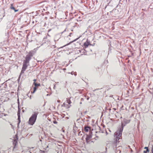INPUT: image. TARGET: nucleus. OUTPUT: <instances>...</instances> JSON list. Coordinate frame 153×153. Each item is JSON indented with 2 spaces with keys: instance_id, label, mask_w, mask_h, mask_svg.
I'll use <instances>...</instances> for the list:
<instances>
[{
  "instance_id": "nucleus-8",
  "label": "nucleus",
  "mask_w": 153,
  "mask_h": 153,
  "mask_svg": "<svg viewBox=\"0 0 153 153\" xmlns=\"http://www.w3.org/2000/svg\"><path fill=\"white\" fill-rule=\"evenodd\" d=\"M90 130V127L88 126H86L84 127V131L86 132H88Z\"/></svg>"
},
{
  "instance_id": "nucleus-5",
  "label": "nucleus",
  "mask_w": 153,
  "mask_h": 153,
  "mask_svg": "<svg viewBox=\"0 0 153 153\" xmlns=\"http://www.w3.org/2000/svg\"><path fill=\"white\" fill-rule=\"evenodd\" d=\"M33 84L35 85V86L33 88V92L31 91L32 93H34L37 90V88L36 87L39 86L40 85V84L39 83L37 84L35 82H34Z\"/></svg>"
},
{
  "instance_id": "nucleus-9",
  "label": "nucleus",
  "mask_w": 153,
  "mask_h": 153,
  "mask_svg": "<svg viewBox=\"0 0 153 153\" xmlns=\"http://www.w3.org/2000/svg\"><path fill=\"white\" fill-rule=\"evenodd\" d=\"M17 143H18L17 142V140L16 139H15L13 140V149L15 148L16 147V145H17Z\"/></svg>"
},
{
  "instance_id": "nucleus-17",
  "label": "nucleus",
  "mask_w": 153,
  "mask_h": 153,
  "mask_svg": "<svg viewBox=\"0 0 153 153\" xmlns=\"http://www.w3.org/2000/svg\"><path fill=\"white\" fill-rule=\"evenodd\" d=\"M36 79H34L33 80V81H34V82H35L36 81Z\"/></svg>"
},
{
  "instance_id": "nucleus-1",
  "label": "nucleus",
  "mask_w": 153,
  "mask_h": 153,
  "mask_svg": "<svg viewBox=\"0 0 153 153\" xmlns=\"http://www.w3.org/2000/svg\"><path fill=\"white\" fill-rule=\"evenodd\" d=\"M33 56L32 53L30 52H29L26 55L25 58V59L23 62L22 67L21 73V74L24 73L28 66L29 65V62Z\"/></svg>"
},
{
  "instance_id": "nucleus-11",
  "label": "nucleus",
  "mask_w": 153,
  "mask_h": 153,
  "mask_svg": "<svg viewBox=\"0 0 153 153\" xmlns=\"http://www.w3.org/2000/svg\"><path fill=\"white\" fill-rule=\"evenodd\" d=\"M90 43L87 41L85 42L84 44V46H85V48H86L88 47Z\"/></svg>"
},
{
  "instance_id": "nucleus-4",
  "label": "nucleus",
  "mask_w": 153,
  "mask_h": 153,
  "mask_svg": "<svg viewBox=\"0 0 153 153\" xmlns=\"http://www.w3.org/2000/svg\"><path fill=\"white\" fill-rule=\"evenodd\" d=\"M129 122H130V120H127L126 119H123V121L122 123V128H120L123 129V127L126 124L129 123Z\"/></svg>"
},
{
  "instance_id": "nucleus-12",
  "label": "nucleus",
  "mask_w": 153,
  "mask_h": 153,
  "mask_svg": "<svg viewBox=\"0 0 153 153\" xmlns=\"http://www.w3.org/2000/svg\"><path fill=\"white\" fill-rule=\"evenodd\" d=\"M66 102V103H68V104H65L67 105L69 104H70L71 103L70 100L69 99H67Z\"/></svg>"
},
{
  "instance_id": "nucleus-15",
  "label": "nucleus",
  "mask_w": 153,
  "mask_h": 153,
  "mask_svg": "<svg viewBox=\"0 0 153 153\" xmlns=\"http://www.w3.org/2000/svg\"><path fill=\"white\" fill-rule=\"evenodd\" d=\"M144 149H146V150H147V149H148V147H145Z\"/></svg>"
},
{
  "instance_id": "nucleus-18",
  "label": "nucleus",
  "mask_w": 153,
  "mask_h": 153,
  "mask_svg": "<svg viewBox=\"0 0 153 153\" xmlns=\"http://www.w3.org/2000/svg\"><path fill=\"white\" fill-rule=\"evenodd\" d=\"M60 100H57V102H60Z\"/></svg>"
},
{
  "instance_id": "nucleus-6",
  "label": "nucleus",
  "mask_w": 153,
  "mask_h": 153,
  "mask_svg": "<svg viewBox=\"0 0 153 153\" xmlns=\"http://www.w3.org/2000/svg\"><path fill=\"white\" fill-rule=\"evenodd\" d=\"M92 138V136H91V134L88 135L86 137V142L87 143H88L90 141V140L91 138Z\"/></svg>"
},
{
  "instance_id": "nucleus-14",
  "label": "nucleus",
  "mask_w": 153,
  "mask_h": 153,
  "mask_svg": "<svg viewBox=\"0 0 153 153\" xmlns=\"http://www.w3.org/2000/svg\"><path fill=\"white\" fill-rule=\"evenodd\" d=\"M152 153H153V145L152 146Z\"/></svg>"
},
{
  "instance_id": "nucleus-19",
  "label": "nucleus",
  "mask_w": 153,
  "mask_h": 153,
  "mask_svg": "<svg viewBox=\"0 0 153 153\" xmlns=\"http://www.w3.org/2000/svg\"><path fill=\"white\" fill-rule=\"evenodd\" d=\"M65 103H64V105H65Z\"/></svg>"
},
{
  "instance_id": "nucleus-13",
  "label": "nucleus",
  "mask_w": 153,
  "mask_h": 153,
  "mask_svg": "<svg viewBox=\"0 0 153 153\" xmlns=\"http://www.w3.org/2000/svg\"><path fill=\"white\" fill-rule=\"evenodd\" d=\"M149 152V149H147V150L146 151H144L143 153H146L147 152Z\"/></svg>"
},
{
  "instance_id": "nucleus-3",
  "label": "nucleus",
  "mask_w": 153,
  "mask_h": 153,
  "mask_svg": "<svg viewBox=\"0 0 153 153\" xmlns=\"http://www.w3.org/2000/svg\"><path fill=\"white\" fill-rule=\"evenodd\" d=\"M37 114H38V112H35L34 114L32 115V116L30 117L29 119V121H28V123L29 125L31 126L33 125L34 123L36 122Z\"/></svg>"
},
{
  "instance_id": "nucleus-10",
  "label": "nucleus",
  "mask_w": 153,
  "mask_h": 153,
  "mask_svg": "<svg viewBox=\"0 0 153 153\" xmlns=\"http://www.w3.org/2000/svg\"><path fill=\"white\" fill-rule=\"evenodd\" d=\"M10 8L11 9L14 10L15 12H16L18 11V10L15 9V8L13 6V4H11Z\"/></svg>"
},
{
  "instance_id": "nucleus-16",
  "label": "nucleus",
  "mask_w": 153,
  "mask_h": 153,
  "mask_svg": "<svg viewBox=\"0 0 153 153\" xmlns=\"http://www.w3.org/2000/svg\"><path fill=\"white\" fill-rule=\"evenodd\" d=\"M23 108H22V112H24V110L23 109Z\"/></svg>"
},
{
  "instance_id": "nucleus-7",
  "label": "nucleus",
  "mask_w": 153,
  "mask_h": 153,
  "mask_svg": "<svg viewBox=\"0 0 153 153\" xmlns=\"http://www.w3.org/2000/svg\"><path fill=\"white\" fill-rule=\"evenodd\" d=\"M20 106H18V119L19 121L20 122Z\"/></svg>"
},
{
  "instance_id": "nucleus-2",
  "label": "nucleus",
  "mask_w": 153,
  "mask_h": 153,
  "mask_svg": "<svg viewBox=\"0 0 153 153\" xmlns=\"http://www.w3.org/2000/svg\"><path fill=\"white\" fill-rule=\"evenodd\" d=\"M123 132V128L119 129V130H118L116 132V135L115 137V139H114V141H113V144H114L115 146H117V145L119 143V139L120 137L121 136V134Z\"/></svg>"
}]
</instances>
